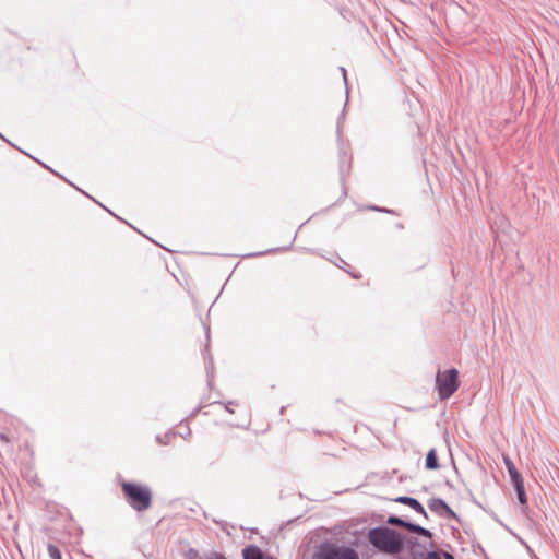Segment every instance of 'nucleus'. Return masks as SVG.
<instances>
[{
  "mask_svg": "<svg viewBox=\"0 0 559 559\" xmlns=\"http://www.w3.org/2000/svg\"><path fill=\"white\" fill-rule=\"evenodd\" d=\"M367 537L369 543L383 554H399L405 545V538L401 533L384 525L370 528Z\"/></svg>",
  "mask_w": 559,
  "mask_h": 559,
  "instance_id": "obj_1",
  "label": "nucleus"
},
{
  "mask_svg": "<svg viewBox=\"0 0 559 559\" xmlns=\"http://www.w3.org/2000/svg\"><path fill=\"white\" fill-rule=\"evenodd\" d=\"M121 490L127 503L136 512H144L152 506V490L147 485L123 480Z\"/></svg>",
  "mask_w": 559,
  "mask_h": 559,
  "instance_id": "obj_2",
  "label": "nucleus"
},
{
  "mask_svg": "<svg viewBox=\"0 0 559 559\" xmlns=\"http://www.w3.org/2000/svg\"><path fill=\"white\" fill-rule=\"evenodd\" d=\"M312 559H359V555L350 546L324 540L316 547Z\"/></svg>",
  "mask_w": 559,
  "mask_h": 559,
  "instance_id": "obj_3",
  "label": "nucleus"
},
{
  "mask_svg": "<svg viewBox=\"0 0 559 559\" xmlns=\"http://www.w3.org/2000/svg\"><path fill=\"white\" fill-rule=\"evenodd\" d=\"M435 388L441 401L450 399L460 388L459 370L456 368L444 371L439 369L436 374Z\"/></svg>",
  "mask_w": 559,
  "mask_h": 559,
  "instance_id": "obj_4",
  "label": "nucleus"
},
{
  "mask_svg": "<svg viewBox=\"0 0 559 559\" xmlns=\"http://www.w3.org/2000/svg\"><path fill=\"white\" fill-rule=\"evenodd\" d=\"M427 506L431 512L437 514L438 516L449 520L453 519L461 522L460 516L452 510V508L441 498H430L427 502Z\"/></svg>",
  "mask_w": 559,
  "mask_h": 559,
  "instance_id": "obj_5",
  "label": "nucleus"
},
{
  "mask_svg": "<svg viewBox=\"0 0 559 559\" xmlns=\"http://www.w3.org/2000/svg\"><path fill=\"white\" fill-rule=\"evenodd\" d=\"M394 501L412 508L414 511L421 514L426 520L429 519V515L425 510L424 506L416 498L408 496H399L397 498L394 499Z\"/></svg>",
  "mask_w": 559,
  "mask_h": 559,
  "instance_id": "obj_6",
  "label": "nucleus"
},
{
  "mask_svg": "<svg viewBox=\"0 0 559 559\" xmlns=\"http://www.w3.org/2000/svg\"><path fill=\"white\" fill-rule=\"evenodd\" d=\"M243 559H275L272 556L265 554L257 545H248L242 549Z\"/></svg>",
  "mask_w": 559,
  "mask_h": 559,
  "instance_id": "obj_7",
  "label": "nucleus"
},
{
  "mask_svg": "<svg viewBox=\"0 0 559 559\" xmlns=\"http://www.w3.org/2000/svg\"><path fill=\"white\" fill-rule=\"evenodd\" d=\"M405 530L408 531L409 533L417 534V535L426 537V538L432 537V532L430 530L423 527L419 524L409 522V521H407V523L405 525Z\"/></svg>",
  "mask_w": 559,
  "mask_h": 559,
  "instance_id": "obj_8",
  "label": "nucleus"
},
{
  "mask_svg": "<svg viewBox=\"0 0 559 559\" xmlns=\"http://www.w3.org/2000/svg\"><path fill=\"white\" fill-rule=\"evenodd\" d=\"M503 461H504L508 474L510 476L511 483L513 484V483H516L518 480H523L522 475L520 474V472L518 471V468L515 467V465L513 464L511 459L508 456H504Z\"/></svg>",
  "mask_w": 559,
  "mask_h": 559,
  "instance_id": "obj_9",
  "label": "nucleus"
},
{
  "mask_svg": "<svg viewBox=\"0 0 559 559\" xmlns=\"http://www.w3.org/2000/svg\"><path fill=\"white\" fill-rule=\"evenodd\" d=\"M440 467L437 451L435 448L430 449L426 455L425 468L429 471H435Z\"/></svg>",
  "mask_w": 559,
  "mask_h": 559,
  "instance_id": "obj_10",
  "label": "nucleus"
},
{
  "mask_svg": "<svg viewBox=\"0 0 559 559\" xmlns=\"http://www.w3.org/2000/svg\"><path fill=\"white\" fill-rule=\"evenodd\" d=\"M516 492V498L522 506L527 504V497L524 488V480H518L512 484Z\"/></svg>",
  "mask_w": 559,
  "mask_h": 559,
  "instance_id": "obj_11",
  "label": "nucleus"
},
{
  "mask_svg": "<svg viewBox=\"0 0 559 559\" xmlns=\"http://www.w3.org/2000/svg\"><path fill=\"white\" fill-rule=\"evenodd\" d=\"M386 523L392 526H400V527L405 528L407 521L403 520L402 518H400L397 515H390L386 520Z\"/></svg>",
  "mask_w": 559,
  "mask_h": 559,
  "instance_id": "obj_12",
  "label": "nucleus"
},
{
  "mask_svg": "<svg viewBox=\"0 0 559 559\" xmlns=\"http://www.w3.org/2000/svg\"><path fill=\"white\" fill-rule=\"evenodd\" d=\"M47 550L50 559H62V555L58 546L48 544Z\"/></svg>",
  "mask_w": 559,
  "mask_h": 559,
  "instance_id": "obj_13",
  "label": "nucleus"
},
{
  "mask_svg": "<svg viewBox=\"0 0 559 559\" xmlns=\"http://www.w3.org/2000/svg\"><path fill=\"white\" fill-rule=\"evenodd\" d=\"M345 107H346V105L344 106L342 114L337 118L336 134H337L338 141H341V138H342V124H343V120L345 117Z\"/></svg>",
  "mask_w": 559,
  "mask_h": 559,
  "instance_id": "obj_14",
  "label": "nucleus"
},
{
  "mask_svg": "<svg viewBox=\"0 0 559 559\" xmlns=\"http://www.w3.org/2000/svg\"><path fill=\"white\" fill-rule=\"evenodd\" d=\"M347 158H349V157L347 156V153L344 150V147L341 145V147H340V169H341V173L344 171V164H345Z\"/></svg>",
  "mask_w": 559,
  "mask_h": 559,
  "instance_id": "obj_15",
  "label": "nucleus"
},
{
  "mask_svg": "<svg viewBox=\"0 0 559 559\" xmlns=\"http://www.w3.org/2000/svg\"><path fill=\"white\" fill-rule=\"evenodd\" d=\"M368 210L377 211V212H382V213H388V214H395V212L393 210H390V209H386V207H380V206H377V205H370V206H368Z\"/></svg>",
  "mask_w": 559,
  "mask_h": 559,
  "instance_id": "obj_16",
  "label": "nucleus"
},
{
  "mask_svg": "<svg viewBox=\"0 0 559 559\" xmlns=\"http://www.w3.org/2000/svg\"><path fill=\"white\" fill-rule=\"evenodd\" d=\"M205 559H227L223 554L217 551H210L205 555Z\"/></svg>",
  "mask_w": 559,
  "mask_h": 559,
  "instance_id": "obj_17",
  "label": "nucleus"
},
{
  "mask_svg": "<svg viewBox=\"0 0 559 559\" xmlns=\"http://www.w3.org/2000/svg\"><path fill=\"white\" fill-rule=\"evenodd\" d=\"M186 557H187V559H199V551L193 548H190L186 552Z\"/></svg>",
  "mask_w": 559,
  "mask_h": 559,
  "instance_id": "obj_18",
  "label": "nucleus"
},
{
  "mask_svg": "<svg viewBox=\"0 0 559 559\" xmlns=\"http://www.w3.org/2000/svg\"><path fill=\"white\" fill-rule=\"evenodd\" d=\"M182 438H188L190 435H191V429L189 428L188 425H186L182 429V431H179L178 432Z\"/></svg>",
  "mask_w": 559,
  "mask_h": 559,
  "instance_id": "obj_19",
  "label": "nucleus"
},
{
  "mask_svg": "<svg viewBox=\"0 0 559 559\" xmlns=\"http://www.w3.org/2000/svg\"><path fill=\"white\" fill-rule=\"evenodd\" d=\"M425 559H441V558L436 550H431L426 555Z\"/></svg>",
  "mask_w": 559,
  "mask_h": 559,
  "instance_id": "obj_20",
  "label": "nucleus"
},
{
  "mask_svg": "<svg viewBox=\"0 0 559 559\" xmlns=\"http://www.w3.org/2000/svg\"><path fill=\"white\" fill-rule=\"evenodd\" d=\"M169 437L170 435L169 433H166L164 436V438H160L159 436H157V441L162 444H167L169 442Z\"/></svg>",
  "mask_w": 559,
  "mask_h": 559,
  "instance_id": "obj_21",
  "label": "nucleus"
},
{
  "mask_svg": "<svg viewBox=\"0 0 559 559\" xmlns=\"http://www.w3.org/2000/svg\"><path fill=\"white\" fill-rule=\"evenodd\" d=\"M340 70H341V73L343 75V79H344V83L345 85H347V74H346V69L344 67H340Z\"/></svg>",
  "mask_w": 559,
  "mask_h": 559,
  "instance_id": "obj_22",
  "label": "nucleus"
},
{
  "mask_svg": "<svg viewBox=\"0 0 559 559\" xmlns=\"http://www.w3.org/2000/svg\"><path fill=\"white\" fill-rule=\"evenodd\" d=\"M235 402L234 401H229L225 404V409L228 412V413H234V411L231 409L230 405H234Z\"/></svg>",
  "mask_w": 559,
  "mask_h": 559,
  "instance_id": "obj_23",
  "label": "nucleus"
},
{
  "mask_svg": "<svg viewBox=\"0 0 559 559\" xmlns=\"http://www.w3.org/2000/svg\"><path fill=\"white\" fill-rule=\"evenodd\" d=\"M441 555L444 559H454V556L451 552L442 551Z\"/></svg>",
  "mask_w": 559,
  "mask_h": 559,
  "instance_id": "obj_24",
  "label": "nucleus"
},
{
  "mask_svg": "<svg viewBox=\"0 0 559 559\" xmlns=\"http://www.w3.org/2000/svg\"><path fill=\"white\" fill-rule=\"evenodd\" d=\"M202 406H198L193 412H192V416L197 415L199 413V411L201 409Z\"/></svg>",
  "mask_w": 559,
  "mask_h": 559,
  "instance_id": "obj_25",
  "label": "nucleus"
},
{
  "mask_svg": "<svg viewBox=\"0 0 559 559\" xmlns=\"http://www.w3.org/2000/svg\"><path fill=\"white\" fill-rule=\"evenodd\" d=\"M0 439L3 440V441H8V438L3 433H0Z\"/></svg>",
  "mask_w": 559,
  "mask_h": 559,
  "instance_id": "obj_26",
  "label": "nucleus"
},
{
  "mask_svg": "<svg viewBox=\"0 0 559 559\" xmlns=\"http://www.w3.org/2000/svg\"><path fill=\"white\" fill-rule=\"evenodd\" d=\"M261 254H262L261 252L260 253H250V254H248V257H255V255H261Z\"/></svg>",
  "mask_w": 559,
  "mask_h": 559,
  "instance_id": "obj_27",
  "label": "nucleus"
},
{
  "mask_svg": "<svg viewBox=\"0 0 559 559\" xmlns=\"http://www.w3.org/2000/svg\"><path fill=\"white\" fill-rule=\"evenodd\" d=\"M464 532H465L466 534H469V533H471V530H467L466 527H464Z\"/></svg>",
  "mask_w": 559,
  "mask_h": 559,
  "instance_id": "obj_28",
  "label": "nucleus"
},
{
  "mask_svg": "<svg viewBox=\"0 0 559 559\" xmlns=\"http://www.w3.org/2000/svg\"><path fill=\"white\" fill-rule=\"evenodd\" d=\"M464 532H465L466 534H469V533H471V530H467L466 527H464Z\"/></svg>",
  "mask_w": 559,
  "mask_h": 559,
  "instance_id": "obj_29",
  "label": "nucleus"
},
{
  "mask_svg": "<svg viewBox=\"0 0 559 559\" xmlns=\"http://www.w3.org/2000/svg\"><path fill=\"white\" fill-rule=\"evenodd\" d=\"M0 138L7 142H9L1 133H0Z\"/></svg>",
  "mask_w": 559,
  "mask_h": 559,
  "instance_id": "obj_30",
  "label": "nucleus"
},
{
  "mask_svg": "<svg viewBox=\"0 0 559 559\" xmlns=\"http://www.w3.org/2000/svg\"><path fill=\"white\" fill-rule=\"evenodd\" d=\"M397 228L402 229L403 228V225L402 224H397L396 225Z\"/></svg>",
  "mask_w": 559,
  "mask_h": 559,
  "instance_id": "obj_31",
  "label": "nucleus"
},
{
  "mask_svg": "<svg viewBox=\"0 0 559 559\" xmlns=\"http://www.w3.org/2000/svg\"><path fill=\"white\" fill-rule=\"evenodd\" d=\"M352 276H353L354 278H359V277H360L359 275H356V274H352Z\"/></svg>",
  "mask_w": 559,
  "mask_h": 559,
  "instance_id": "obj_32",
  "label": "nucleus"
}]
</instances>
